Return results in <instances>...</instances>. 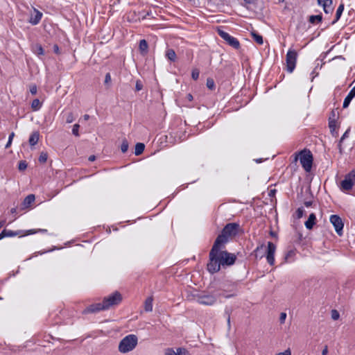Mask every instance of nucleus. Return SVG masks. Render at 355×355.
<instances>
[{"instance_id":"nucleus-42","label":"nucleus","mask_w":355,"mask_h":355,"mask_svg":"<svg viewBox=\"0 0 355 355\" xmlns=\"http://www.w3.org/2000/svg\"><path fill=\"white\" fill-rule=\"evenodd\" d=\"M37 92V86L35 85H32L30 86V92L33 95L36 94Z\"/></svg>"},{"instance_id":"nucleus-24","label":"nucleus","mask_w":355,"mask_h":355,"mask_svg":"<svg viewBox=\"0 0 355 355\" xmlns=\"http://www.w3.org/2000/svg\"><path fill=\"white\" fill-rule=\"evenodd\" d=\"M39 137H40V135L37 132H33L31 135V136L29 137V140H28L30 145L35 146L38 142Z\"/></svg>"},{"instance_id":"nucleus-63","label":"nucleus","mask_w":355,"mask_h":355,"mask_svg":"<svg viewBox=\"0 0 355 355\" xmlns=\"http://www.w3.org/2000/svg\"><path fill=\"white\" fill-rule=\"evenodd\" d=\"M315 76H313L311 78V80L313 81V80L314 79Z\"/></svg>"},{"instance_id":"nucleus-26","label":"nucleus","mask_w":355,"mask_h":355,"mask_svg":"<svg viewBox=\"0 0 355 355\" xmlns=\"http://www.w3.org/2000/svg\"><path fill=\"white\" fill-rule=\"evenodd\" d=\"M251 35L254 41H255L258 44L261 45L263 43V37L257 33V32H252Z\"/></svg>"},{"instance_id":"nucleus-7","label":"nucleus","mask_w":355,"mask_h":355,"mask_svg":"<svg viewBox=\"0 0 355 355\" xmlns=\"http://www.w3.org/2000/svg\"><path fill=\"white\" fill-rule=\"evenodd\" d=\"M218 33L220 37L223 39L230 46L235 49H239L240 48L239 41L236 37L220 29L218 31Z\"/></svg>"},{"instance_id":"nucleus-60","label":"nucleus","mask_w":355,"mask_h":355,"mask_svg":"<svg viewBox=\"0 0 355 355\" xmlns=\"http://www.w3.org/2000/svg\"><path fill=\"white\" fill-rule=\"evenodd\" d=\"M83 118L85 121L88 120L89 119V116L88 114H85L83 116Z\"/></svg>"},{"instance_id":"nucleus-31","label":"nucleus","mask_w":355,"mask_h":355,"mask_svg":"<svg viewBox=\"0 0 355 355\" xmlns=\"http://www.w3.org/2000/svg\"><path fill=\"white\" fill-rule=\"evenodd\" d=\"M206 85L211 90L215 89V83L212 78H209L207 79Z\"/></svg>"},{"instance_id":"nucleus-35","label":"nucleus","mask_w":355,"mask_h":355,"mask_svg":"<svg viewBox=\"0 0 355 355\" xmlns=\"http://www.w3.org/2000/svg\"><path fill=\"white\" fill-rule=\"evenodd\" d=\"M47 154L46 153H41L39 157V162L40 163H45L47 160Z\"/></svg>"},{"instance_id":"nucleus-45","label":"nucleus","mask_w":355,"mask_h":355,"mask_svg":"<svg viewBox=\"0 0 355 355\" xmlns=\"http://www.w3.org/2000/svg\"><path fill=\"white\" fill-rule=\"evenodd\" d=\"M111 75L110 73H107L105 77V84H109L111 82Z\"/></svg>"},{"instance_id":"nucleus-51","label":"nucleus","mask_w":355,"mask_h":355,"mask_svg":"<svg viewBox=\"0 0 355 355\" xmlns=\"http://www.w3.org/2000/svg\"><path fill=\"white\" fill-rule=\"evenodd\" d=\"M304 205L306 207H309L312 205L313 204V202L311 200H309V201H305L304 202Z\"/></svg>"},{"instance_id":"nucleus-13","label":"nucleus","mask_w":355,"mask_h":355,"mask_svg":"<svg viewBox=\"0 0 355 355\" xmlns=\"http://www.w3.org/2000/svg\"><path fill=\"white\" fill-rule=\"evenodd\" d=\"M101 311H105V309L104 307V305H103L102 302H100L89 305V306L85 308L82 313L83 314L86 315L89 313H96Z\"/></svg>"},{"instance_id":"nucleus-44","label":"nucleus","mask_w":355,"mask_h":355,"mask_svg":"<svg viewBox=\"0 0 355 355\" xmlns=\"http://www.w3.org/2000/svg\"><path fill=\"white\" fill-rule=\"evenodd\" d=\"M349 131L350 130L349 129H347L345 133L343 135V136L341 137L340 139V143L343 142V141L347 138L349 135Z\"/></svg>"},{"instance_id":"nucleus-21","label":"nucleus","mask_w":355,"mask_h":355,"mask_svg":"<svg viewBox=\"0 0 355 355\" xmlns=\"http://www.w3.org/2000/svg\"><path fill=\"white\" fill-rule=\"evenodd\" d=\"M18 235L17 232H14L12 230H8L6 229H4L1 233H0V240L5 237H12Z\"/></svg>"},{"instance_id":"nucleus-59","label":"nucleus","mask_w":355,"mask_h":355,"mask_svg":"<svg viewBox=\"0 0 355 355\" xmlns=\"http://www.w3.org/2000/svg\"><path fill=\"white\" fill-rule=\"evenodd\" d=\"M46 232L47 230H44V229H39V230H37V232Z\"/></svg>"},{"instance_id":"nucleus-34","label":"nucleus","mask_w":355,"mask_h":355,"mask_svg":"<svg viewBox=\"0 0 355 355\" xmlns=\"http://www.w3.org/2000/svg\"><path fill=\"white\" fill-rule=\"evenodd\" d=\"M14 137H15V133H14L13 132H12L10 134L9 137H8V142H7V144H6V146H5V148H10V146H11V144H12V139H13Z\"/></svg>"},{"instance_id":"nucleus-29","label":"nucleus","mask_w":355,"mask_h":355,"mask_svg":"<svg viewBox=\"0 0 355 355\" xmlns=\"http://www.w3.org/2000/svg\"><path fill=\"white\" fill-rule=\"evenodd\" d=\"M145 145L143 143H137L135 145V154L136 155H141L144 150Z\"/></svg>"},{"instance_id":"nucleus-58","label":"nucleus","mask_w":355,"mask_h":355,"mask_svg":"<svg viewBox=\"0 0 355 355\" xmlns=\"http://www.w3.org/2000/svg\"><path fill=\"white\" fill-rule=\"evenodd\" d=\"M5 220H0V228H1L5 225Z\"/></svg>"},{"instance_id":"nucleus-2","label":"nucleus","mask_w":355,"mask_h":355,"mask_svg":"<svg viewBox=\"0 0 355 355\" xmlns=\"http://www.w3.org/2000/svg\"><path fill=\"white\" fill-rule=\"evenodd\" d=\"M222 249L223 248L214 244L209 252V261L207 268V270L211 274L218 272L220 269L222 264L220 263V260L218 257V251Z\"/></svg>"},{"instance_id":"nucleus-11","label":"nucleus","mask_w":355,"mask_h":355,"mask_svg":"<svg viewBox=\"0 0 355 355\" xmlns=\"http://www.w3.org/2000/svg\"><path fill=\"white\" fill-rule=\"evenodd\" d=\"M330 222L333 225V226L335 228L336 232L339 235L341 236L343 234V230L344 224L343 223V220L340 216L338 215H331L330 216Z\"/></svg>"},{"instance_id":"nucleus-20","label":"nucleus","mask_w":355,"mask_h":355,"mask_svg":"<svg viewBox=\"0 0 355 355\" xmlns=\"http://www.w3.org/2000/svg\"><path fill=\"white\" fill-rule=\"evenodd\" d=\"M315 221H316L315 214L314 213H311L309 215L308 220L304 223L306 228L308 230L313 229L314 225L315 224Z\"/></svg>"},{"instance_id":"nucleus-17","label":"nucleus","mask_w":355,"mask_h":355,"mask_svg":"<svg viewBox=\"0 0 355 355\" xmlns=\"http://www.w3.org/2000/svg\"><path fill=\"white\" fill-rule=\"evenodd\" d=\"M33 11L35 14L31 16L28 21L32 25H37L40 23L43 15L40 11L35 8H33Z\"/></svg>"},{"instance_id":"nucleus-33","label":"nucleus","mask_w":355,"mask_h":355,"mask_svg":"<svg viewBox=\"0 0 355 355\" xmlns=\"http://www.w3.org/2000/svg\"><path fill=\"white\" fill-rule=\"evenodd\" d=\"M75 118L72 112H68L66 115V122L71 123L74 121Z\"/></svg>"},{"instance_id":"nucleus-5","label":"nucleus","mask_w":355,"mask_h":355,"mask_svg":"<svg viewBox=\"0 0 355 355\" xmlns=\"http://www.w3.org/2000/svg\"><path fill=\"white\" fill-rule=\"evenodd\" d=\"M122 301V295L118 292L115 291L113 293L110 294L107 297H105L102 302L103 305L105 310L110 309L111 307L116 306L119 304Z\"/></svg>"},{"instance_id":"nucleus-30","label":"nucleus","mask_w":355,"mask_h":355,"mask_svg":"<svg viewBox=\"0 0 355 355\" xmlns=\"http://www.w3.org/2000/svg\"><path fill=\"white\" fill-rule=\"evenodd\" d=\"M42 107V103L38 98H35L32 101L31 108L33 111L39 110Z\"/></svg>"},{"instance_id":"nucleus-46","label":"nucleus","mask_w":355,"mask_h":355,"mask_svg":"<svg viewBox=\"0 0 355 355\" xmlns=\"http://www.w3.org/2000/svg\"><path fill=\"white\" fill-rule=\"evenodd\" d=\"M37 53L39 55H44V49H43V48L42 47L41 45H39L37 47Z\"/></svg>"},{"instance_id":"nucleus-16","label":"nucleus","mask_w":355,"mask_h":355,"mask_svg":"<svg viewBox=\"0 0 355 355\" xmlns=\"http://www.w3.org/2000/svg\"><path fill=\"white\" fill-rule=\"evenodd\" d=\"M165 355H190L188 350L182 347L177 348L175 351L173 348H168L166 350Z\"/></svg>"},{"instance_id":"nucleus-41","label":"nucleus","mask_w":355,"mask_h":355,"mask_svg":"<svg viewBox=\"0 0 355 355\" xmlns=\"http://www.w3.org/2000/svg\"><path fill=\"white\" fill-rule=\"evenodd\" d=\"M304 210L303 207H299L296 211V216L297 218H301L304 215Z\"/></svg>"},{"instance_id":"nucleus-22","label":"nucleus","mask_w":355,"mask_h":355,"mask_svg":"<svg viewBox=\"0 0 355 355\" xmlns=\"http://www.w3.org/2000/svg\"><path fill=\"white\" fill-rule=\"evenodd\" d=\"M343 10H344V3H341L337 8L335 19L331 22L332 25L335 24L340 19V18L343 12Z\"/></svg>"},{"instance_id":"nucleus-39","label":"nucleus","mask_w":355,"mask_h":355,"mask_svg":"<svg viewBox=\"0 0 355 355\" xmlns=\"http://www.w3.org/2000/svg\"><path fill=\"white\" fill-rule=\"evenodd\" d=\"M79 128H80V125L78 123H76L73 125L72 133H73V135H74L76 137L79 136V132H78Z\"/></svg>"},{"instance_id":"nucleus-12","label":"nucleus","mask_w":355,"mask_h":355,"mask_svg":"<svg viewBox=\"0 0 355 355\" xmlns=\"http://www.w3.org/2000/svg\"><path fill=\"white\" fill-rule=\"evenodd\" d=\"M276 250V245L272 242H268V249H267V254L266 259L268 263L270 266H273L275 264V252Z\"/></svg>"},{"instance_id":"nucleus-23","label":"nucleus","mask_w":355,"mask_h":355,"mask_svg":"<svg viewBox=\"0 0 355 355\" xmlns=\"http://www.w3.org/2000/svg\"><path fill=\"white\" fill-rule=\"evenodd\" d=\"M153 297H148L146 298L144 302V310L146 312H150L153 311Z\"/></svg>"},{"instance_id":"nucleus-18","label":"nucleus","mask_w":355,"mask_h":355,"mask_svg":"<svg viewBox=\"0 0 355 355\" xmlns=\"http://www.w3.org/2000/svg\"><path fill=\"white\" fill-rule=\"evenodd\" d=\"M355 96V86L350 90L347 96L345 98L343 107V108H346L349 106L351 101Z\"/></svg>"},{"instance_id":"nucleus-9","label":"nucleus","mask_w":355,"mask_h":355,"mask_svg":"<svg viewBox=\"0 0 355 355\" xmlns=\"http://www.w3.org/2000/svg\"><path fill=\"white\" fill-rule=\"evenodd\" d=\"M218 257L220 258V263L222 266L233 265L236 259L234 254L230 253L227 251H222L221 250L218 251Z\"/></svg>"},{"instance_id":"nucleus-64","label":"nucleus","mask_w":355,"mask_h":355,"mask_svg":"<svg viewBox=\"0 0 355 355\" xmlns=\"http://www.w3.org/2000/svg\"><path fill=\"white\" fill-rule=\"evenodd\" d=\"M259 247H257L256 249V251L259 250Z\"/></svg>"},{"instance_id":"nucleus-53","label":"nucleus","mask_w":355,"mask_h":355,"mask_svg":"<svg viewBox=\"0 0 355 355\" xmlns=\"http://www.w3.org/2000/svg\"><path fill=\"white\" fill-rule=\"evenodd\" d=\"M329 117H331V119H336V112L335 111L332 110L331 112V115Z\"/></svg>"},{"instance_id":"nucleus-14","label":"nucleus","mask_w":355,"mask_h":355,"mask_svg":"<svg viewBox=\"0 0 355 355\" xmlns=\"http://www.w3.org/2000/svg\"><path fill=\"white\" fill-rule=\"evenodd\" d=\"M318 3L323 8L326 14L331 13L334 10L332 0H317Z\"/></svg>"},{"instance_id":"nucleus-50","label":"nucleus","mask_w":355,"mask_h":355,"mask_svg":"<svg viewBox=\"0 0 355 355\" xmlns=\"http://www.w3.org/2000/svg\"><path fill=\"white\" fill-rule=\"evenodd\" d=\"M327 354H328V347H327V346L326 345V346L324 347V349H322V355H327Z\"/></svg>"},{"instance_id":"nucleus-4","label":"nucleus","mask_w":355,"mask_h":355,"mask_svg":"<svg viewBox=\"0 0 355 355\" xmlns=\"http://www.w3.org/2000/svg\"><path fill=\"white\" fill-rule=\"evenodd\" d=\"M138 338L134 334L125 336L119 344V351L121 353H128L133 350L137 345Z\"/></svg>"},{"instance_id":"nucleus-25","label":"nucleus","mask_w":355,"mask_h":355,"mask_svg":"<svg viewBox=\"0 0 355 355\" xmlns=\"http://www.w3.org/2000/svg\"><path fill=\"white\" fill-rule=\"evenodd\" d=\"M166 57L171 62H175L176 60V53L172 49H168L166 51Z\"/></svg>"},{"instance_id":"nucleus-3","label":"nucleus","mask_w":355,"mask_h":355,"mask_svg":"<svg viewBox=\"0 0 355 355\" xmlns=\"http://www.w3.org/2000/svg\"><path fill=\"white\" fill-rule=\"evenodd\" d=\"M300 159L302 166L306 172H310L313 164V155L309 150L304 149L295 155V162Z\"/></svg>"},{"instance_id":"nucleus-62","label":"nucleus","mask_w":355,"mask_h":355,"mask_svg":"<svg viewBox=\"0 0 355 355\" xmlns=\"http://www.w3.org/2000/svg\"><path fill=\"white\" fill-rule=\"evenodd\" d=\"M256 162H257V163H260V162H261V159H256Z\"/></svg>"},{"instance_id":"nucleus-61","label":"nucleus","mask_w":355,"mask_h":355,"mask_svg":"<svg viewBox=\"0 0 355 355\" xmlns=\"http://www.w3.org/2000/svg\"><path fill=\"white\" fill-rule=\"evenodd\" d=\"M227 324H228L229 326L230 325V315L227 318Z\"/></svg>"},{"instance_id":"nucleus-36","label":"nucleus","mask_w":355,"mask_h":355,"mask_svg":"<svg viewBox=\"0 0 355 355\" xmlns=\"http://www.w3.org/2000/svg\"><path fill=\"white\" fill-rule=\"evenodd\" d=\"M200 71L198 69H193L191 71V77L196 80L199 78Z\"/></svg>"},{"instance_id":"nucleus-56","label":"nucleus","mask_w":355,"mask_h":355,"mask_svg":"<svg viewBox=\"0 0 355 355\" xmlns=\"http://www.w3.org/2000/svg\"><path fill=\"white\" fill-rule=\"evenodd\" d=\"M187 98L190 101H191L193 100V96L191 94H187Z\"/></svg>"},{"instance_id":"nucleus-57","label":"nucleus","mask_w":355,"mask_h":355,"mask_svg":"<svg viewBox=\"0 0 355 355\" xmlns=\"http://www.w3.org/2000/svg\"><path fill=\"white\" fill-rule=\"evenodd\" d=\"M17 210V209L16 207H14L10 209V212H11V214H16Z\"/></svg>"},{"instance_id":"nucleus-6","label":"nucleus","mask_w":355,"mask_h":355,"mask_svg":"<svg viewBox=\"0 0 355 355\" xmlns=\"http://www.w3.org/2000/svg\"><path fill=\"white\" fill-rule=\"evenodd\" d=\"M297 53L295 50L289 49L286 55V70L292 73L296 66Z\"/></svg>"},{"instance_id":"nucleus-28","label":"nucleus","mask_w":355,"mask_h":355,"mask_svg":"<svg viewBox=\"0 0 355 355\" xmlns=\"http://www.w3.org/2000/svg\"><path fill=\"white\" fill-rule=\"evenodd\" d=\"M139 50L142 53H146L148 51V45L145 40H141L139 42Z\"/></svg>"},{"instance_id":"nucleus-1","label":"nucleus","mask_w":355,"mask_h":355,"mask_svg":"<svg viewBox=\"0 0 355 355\" xmlns=\"http://www.w3.org/2000/svg\"><path fill=\"white\" fill-rule=\"evenodd\" d=\"M240 230V225L236 223H227L222 230L221 233L216 237L214 245L224 248L230 238L235 236Z\"/></svg>"},{"instance_id":"nucleus-15","label":"nucleus","mask_w":355,"mask_h":355,"mask_svg":"<svg viewBox=\"0 0 355 355\" xmlns=\"http://www.w3.org/2000/svg\"><path fill=\"white\" fill-rule=\"evenodd\" d=\"M35 197L33 194H29L21 202L20 205V209L21 210H25L28 208H29L31 205V204L35 201Z\"/></svg>"},{"instance_id":"nucleus-38","label":"nucleus","mask_w":355,"mask_h":355,"mask_svg":"<svg viewBox=\"0 0 355 355\" xmlns=\"http://www.w3.org/2000/svg\"><path fill=\"white\" fill-rule=\"evenodd\" d=\"M143 83L140 80H137L135 84V90L137 92L141 91L143 89Z\"/></svg>"},{"instance_id":"nucleus-27","label":"nucleus","mask_w":355,"mask_h":355,"mask_svg":"<svg viewBox=\"0 0 355 355\" xmlns=\"http://www.w3.org/2000/svg\"><path fill=\"white\" fill-rule=\"evenodd\" d=\"M322 20V15H311L309 19V21L311 24H315L321 22Z\"/></svg>"},{"instance_id":"nucleus-47","label":"nucleus","mask_w":355,"mask_h":355,"mask_svg":"<svg viewBox=\"0 0 355 355\" xmlns=\"http://www.w3.org/2000/svg\"><path fill=\"white\" fill-rule=\"evenodd\" d=\"M277 355H291V350L288 349L283 352L278 353Z\"/></svg>"},{"instance_id":"nucleus-19","label":"nucleus","mask_w":355,"mask_h":355,"mask_svg":"<svg viewBox=\"0 0 355 355\" xmlns=\"http://www.w3.org/2000/svg\"><path fill=\"white\" fill-rule=\"evenodd\" d=\"M329 128L331 135L334 137H337L338 135L336 127V121L335 119H331V117L329 118Z\"/></svg>"},{"instance_id":"nucleus-8","label":"nucleus","mask_w":355,"mask_h":355,"mask_svg":"<svg viewBox=\"0 0 355 355\" xmlns=\"http://www.w3.org/2000/svg\"><path fill=\"white\" fill-rule=\"evenodd\" d=\"M355 182V169L347 174L341 182V189L344 191H349L352 189Z\"/></svg>"},{"instance_id":"nucleus-40","label":"nucleus","mask_w":355,"mask_h":355,"mask_svg":"<svg viewBox=\"0 0 355 355\" xmlns=\"http://www.w3.org/2000/svg\"><path fill=\"white\" fill-rule=\"evenodd\" d=\"M331 316L334 320H336L339 318L340 314L338 311L333 309L331 312Z\"/></svg>"},{"instance_id":"nucleus-48","label":"nucleus","mask_w":355,"mask_h":355,"mask_svg":"<svg viewBox=\"0 0 355 355\" xmlns=\"http://www.w3.org/2000/svg\"><path fill=\"white\" fill-rule=\"evenodd\" d=\"M294 255H295V252H294V251H293V250H290V251L286 254V257H285V258H286V259H289L290 257H293V256H294Z\"/></svg>"},{"instance_id":"nucleus-10","label":"nucleus","mask_w":355,"mask_h":355,"mask_svg":"<svg viewBox=\"0 0 355 355\" xmlns=\"http://www.w3.org/2000/svg\"><path fill=\"white\" fill-rule=\"evenodd\" d=\"M198 303L207 306H211L216 302V297L211 294H200L197 295Z\"/></svg>"},{"instance_id":"nucleus-37","label":"nucleus","mask_w":355,"mask_h":355,"mask_svg":"<svg viewBox=\"0 0 355 355\" xmlns=\"http://www.w3.org/2000/svg\"><path fill=\"white\" fill-rule=\"evenodd\" d=\"M27 168V163L26 161H20L18 165V169L21 171H24Z\"/></svg>"},{"instance_id":"nucleus-32","label":"nucleus","mask_w":355,"mask_h":355,"mask_svg":"<svg viewBox=\"0 0 355 355\" xmlns=\"http://www.w3.org/2000/svg\"><path fill=\"white\" fill-rule=\"evenodd\" d=\"M128 142L127 141L126 139H124L122 141V144L121 146V150L122 153H125L128 151Z\"/></svg>"},{"instance_id":"nucleus-43","label":"nucleus","mask_w":355,"mask_h":355,"mask_svg":"<svg viewBox=\"0 0 355 355\" xmlns=\"http://www.w3.org/2000/svg\"><path fill=\"white\" fill-rule=\"evenodd\" d=\"M286 318V313L284 312L281 313L279 316V322L281 324H283L285 322Z\"/></svg>"},{"instance_id":"nucleus-49","label":"nucleus","mask_w":355,"mask_h":355,"mask_svg":"<svg viewBox=\"0 0 355 355\" xmlns=\"http://www.w3.org/2000/svg\"><path fill=\"white\" fill-rule=\"evenodd\" d=\"M37 232V230H29L26 231V235L33 234Z\"/></svg>"},{"instance_id":"nucleus-52","label":"nucleus","mask_w":355,"mask_h":355,"mask_svg":"<svg viewBox=\"0 0 355 355\" xmlns=\"http://www.w3.org/2000/svg\"><path fill=\"white\" fill-rule=\"evenodd\" d=\"M53 51L55 53H57V54L59 53L60 51H59V47L58 45L55 44L53 46Z\"/></svg>"},{"instance_id":"nucleus-54","label":"nucleus","mask_w":355,"mask_h":355,"mask_svg":"<svg viewBox=\"0 0 355 355\" xmlns=\"http://www.w3.org/2000/svg\"><path fill=\"white\" fill-rule=\"evenodd\" d=\"M246 3L253 4L254 3V0H243Z\"/></svg>"},{"instance_id":"nucleus-55","label":"nucleus","mask_w":355,"mask_h":355,"mask_svg":"<svg viewBox=\"0 0 355 355\" xmlns=\"http://www.w3.org/2000/svg\"><path fill=\"white\" fill-rule=\"evenodd\" d=\"M95 159H96V157H95L94 155H91V156H89V159H89V161H90V162H93V161H94V160H95Z\"/></svg>"}]
</instances>
